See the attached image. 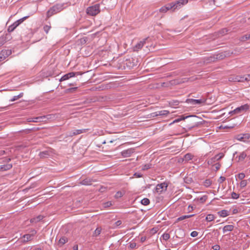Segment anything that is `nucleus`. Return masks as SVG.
<instances>
[{
	"label": "nucleus",
	"mask_w": 250,
	"mask_h": 250,
	"mask_svg": "<svg viewBox=\"0 0 250 250\" xmlns=\"http://www.w3.org/2000/svg\"><path fill=\"white\" fill-rule=\"evenodd\" d=\"M5 42V39L4 37H0V47L3 45Z\"/></svg>",
	"instance_id": "obj_41"
},
{
	"label": "nucleus",
	"mask_w": 250,
	"mask_h": 250,
	"mask_svg": "<svg viewBox=\"0 0 250 250\" xmlns=\"http://www.w3.org/2000/svg\"><path fill=\"white\" fill-rule=\"evenodd\" d=\"M240 187L242 188H245L247 185V181L246 180H242L240 182Z\"/></svg>",
	"instance_id": "obj_36"
},
{
	"label": "nucleus",
	"mask_w": 250,
	"mask_h": 250,
	"mask_svg": "<svg viewBox=\"0 0 250 250\" xmlns=\"http://www.w3.org/2000/svg\"><path fill=\"white\" fill-rule=\"evenodd\" d=\"M245 81L246 82L250 81V74L246 75Z\"/></svg>",
	"instance_id": "obj_54"
},
{
	"label": "nucleus",
	"mask_w": 250,
	"mask_h": 250,
	"mask_svg": "<svg viewBox=\"0 0 250 250\" xmlns=\"http://www.w3.org/2000/svg\"><path fill=\"white\" fill-rule=\"evenodd\" d=\"M12 167V165L10 164H7L6 165L0 166V171H6L11 169Z\"/></svg>",
	"instance_id": "obj_16"
},
{
	"label": "nucleus",
	"mask_w": 250,
	"mask_h": 250,
	"mask_svg": "<svg viewBox=\"0 0 250 250\" xmlns=\"http://www.w3.org/2000/svg\"><path fill=\"white\" fill-rule=\"evenodd\" d=\"M11 54L10 50H2L0 53V62L3 61Z\"/></svg>",
	"instance_id": "obj_10"
},
{
	"label": "nucleus",
	"mask_w": 250,
	"mask_h": 250,
	"mask_svg": "<svg viewBox=\"0 0 250 250\" xmlns=\"http://www.w3.org/2000/svg\"><path fill=\"white\" fill-rule=\"evenodd\" d=\"M245 78H246V75H244L243 76H237L235 77V78L234 79V81L235 82H244L246 81Z\"/></svg>",
	"instance_id": "obj_20"
},
{
	"label": "nucleus",
	"mask_w": 250,
	"mask_h": 250,
	"mask_svg": "<svg viewBox=\"0 0 250 250\" xmlns=\"http://www.w3.org/2000/svg\"><path fill=\"white\" fill-rule=\"evenodd\" d=\"M50 28H51V26L48 25H45L43 27L44 30L45 32L46 33H48V32H49V30L50 29Z\"/></svg>",
	"instance_id": "obj_40"
},
{
	"label": "nucleus",
	"mask_w": 250,
	"mask_h": 250,
	"mask_svg": "<svg viewBox=\"0 0 250 250\" xmlns=\"http://www.w3.org/2000/svg\"><path fill=\"white\" fill-rule=\"evenodd\" d=\"M187 118V117H183L182 118H180L175 119L174 121H173L172 123H178L181 121L184 120L185 119V118Z\"/></svg>",
	"instance_id": "obj_44"
},
{
	"label": "nucleus",
	"mask_w": 250,
	"mask_h": 250,
	"mask_svg": "<svg viewBox=\"0 0 250 250\" xmlns=\"http://www.w3.org/2000/svg\"><path fill=\"white\" fill-rule=\"evenodd\" d=\"M228 32V30L227 29H223L221 31H219L220 34L221 35H224L227 33Z\"/></svg>",
	"instance_id": "obj_46"
},
{
	"label": "nucleus",
	"mask_w": 250,
	"mask_h": 250,
	"mask_svg": "<svg viewBox=\"0 0 250 250\" xmlns=\"http://www.w3.org/2000/svg\"><path fill=\"white\" fill-rule=\"evenodd\" d=\"M231 197H232V198L233 199H238L239 198V195L238 194L233 192L231 194Z\"/></svg>",
	"instance_id": "obj_43"
},
{
	"label": "nucleus",
	"mask_w": 250,
	"mask_h": 250,
	"mask_svg": "<svg viewBox=\"0 0 250 250\" xmlns=\"http://www.w3.org/2000/svg\"><path fill=\"white\" fill-rule=\"evenodd\" d=\"M206 101V99L205 98H202L199 100L193 99H187L186 102L188 104H190L192 105H196V104H202L205 103Z\"/></svg>",
	"instance_id": "obj_7"
},
{
	"label": "nucleus",
	"mask_w": 250,
	"mask_h": 250,
	"mask_svg": "<svg viewBox=\"0 0 250 250\" xmlns=\"http://www.w3.org/2000/svg\"><path fill=\"white\" fill-rule=\"evenodd\" d=\"M28 17L29 16L24 17L14 22L12 25L8 26L7 28V31L9 33L13 32L17 27H18L21 23Z\"/></svg>",
	"instance_id": "obj_4"
},
{
	"label": "nucleus",
	"mask_w": 250,
	"mask_h": 250,
	"mask_svg": "<svg viewBox=\"0 0 250 250\" xmlns=\"http://www.w3.org/2000/svg\"><path fill=\"white\" fill-rule=\"evenodd\" d=\"M226 180V178L224 177H223V176H221L220 177L219 180H218V182L219 183H223L225 180Z\"/></svg>",
	"instance_id": "obj_51"
},
{
	"label": "nucleus",
	"mask_w": 250,
	"mask_h": 250,
	"mask_svg": "<svg viewBox=\"0 0 250 250\" xmlns=\"http://www.w3.org/2000/svg\"><path fill=\"white\" fill-rule=\"evenodd\" d=\"M23 95V93L21 92V93H20L18 95V98L20 99L21 98Z\"/></svg>",
	"instance_id": "obj_57"
},
{
	"label": "nucleus",
	"mask_w": 250,
	"mask_h": 250,
	"mask_svg": "<svg viewBox=\"0 0 250 250\" xmlns=\"http://www.w3.org/2000/svg\"><path fill=\"white\" fill-rule=\"evenodd\" d=\"M141 204L145 206H147L149 204L150 201L148 198H144L141 200Z\"/></svg>",
	"instance_id": "obj_28"
},
{
	"label": "nucleus",
	"mask_w": 250,
	"mask_h": 250,
	"mask_svg": "<svg viewBox=\"0 0 250 250\" xmlns=\"http://www.w3.org/2000/svg\"><path fill=\"white\" fill-rule=\"evenodd\" d=\"M188 0H179L175 2H173L167 4L166 6L162 7L159 11L161 12L166 13L169 10H172L174 11L176 9L180 8L182 6L187 4Z\"/></svg>",
	"instance_id": "obj_1"
},
{
	"label": "nucleus",
	"mask_w": 250,
	"mask_h": 250,
	"mask_svg": "<svg viewBox=\"0 0 250 250\" xmlns=\"http://www.w3.org/2000/svg\"><path fill=\"white\" fill-rule=\"evenodd\" d=\"M133 176L136 178H141L142 177L143 175L140 173L136 172L134 174Z\"/></svg>",
	"instance_id": "obj_50"
},
{
	"label": "nucleus",
	"mask_w": 250,
	"mask_h": 250,
	"mask_svg": "<svg viewBox=\"0 0 250 250\" xmlns=\"http://www.w3.org/2000/svg\"><path fill=\"white\" fill-rule=\"evenodd\" d=\"M43 217L42 215H39L36 218H34L31 219L30 221L31 223H37L42 220Z\"/></svg>",
	"instance_id": "obj_22"
},
{
	"label": "nucleus",
	"mask_w": 250,
	"mask_h": 250,
	"mask_svg": "<svg viewBox=\"0 0 250 250\" xmlns=\"http://www.w3.org/2000/svg\"><path fill=\"white\" fill-rule=\"evenodd\" d=\"M93 180L90 178H86L81 181L80 183L82 185L88 186L92 184Z\"/></svg>",
	"instance_id": "obj_17"
},
{
	"label": "nucleus",
	"mask_w": 250,
	"mask_h": 250,
	"mask_svg": "<svg viewBox=\"0 0 250 250\" xmlns=\"http://www.w3.org/2000/svg\"><path fill=\"white\" fill-rule=\"evenodd\" d=\"M18 99H19L18 98V95L17 96H14L10 101L11 102H14L16 100H17Z\"/></svg>",
	"instance_id": "obj_55"
},
{
	"label": "nucleus",
	"mask_w": 250,
	"mask_h": 250,
	"mask_svg": "<svg viewBox=\"0 0 250 250\" xmlns=\"http://www.w3.org/2000/svg\"><path fill=\"white\" fill-rule=\"evenodd\" d=\"M225 57V55L224 54L221 53L217 55L216 58L219 59H223Z\"/></svg>",
	"instance_id": "obj_45"
},
{
	"label": "nucleus",
	"mask_w": 250,
	"mask_h": 250,
	"mask_svg": "<svg viewBox=\"0 0 250 250\" xmlns=\"http://www.w3.org/2000/svg\"><path fill=\"white\" fill-rule=\"evenodd\" d=\"M146 41L145 40L140 41L138 42L133 48L134 51H138L139 49H141L144 46Z\"/></svg>",
	"instance_id": "obj_15"
},
{
	"label": "nucleus",
	"mask_w": 250,
	"mask_h": 250,
	"mask_svg": "<svg viewBox=\"0 0 250 250\" xmlns=\"http://www.w3.org/2000/svg\"><path fill=\"white\" fill-rule=\"evenodd\" d=\"M69 85H72L73 84H72V83H71V84H70Z\"/></svg>",
	"instance_id": "obj_62"
},
{
	"label": "nucleus",
	"mask_w": 250,
	"mask_h": 250,
	"mask_svg": "<svg viewBox=\"0 0 250 250\" xmlns=\"http://www.w3.org/2000/svg\"><path fill=\"white\" fill-rule=\"evenodd\" d=\"M194 156L190 153H188L186 154H185L184 156L183 161H185L186 162H188L189 160H191L193 159Z\"/></svg>",
	"instance_id": "obj_19"
},
{
	"label": "nucleus",
	"mask_w": 250,
	"mask_h": 250,
	"mask_svg": "<svg viewBox=\"0 0 250 250\" xmlns=\"http://www.w3.org/2000/svg\"><path fill=\"white\" fill-rule=\"evenodd\" d=\"M76 74L79 75V72H76V73L70 72V73H67V74L64 75V76H63L61 78V79H60V81H65V80H68L70 78L74 77Z\"/></svg>",
	"instance_id": "obj_12"
},
{
	"label": "nucleus",
	"mask_w": 250,
	"mask_h": 250,
	"mask_svg": "<svg viewBox=\"0 0 250 250\" xmlns=\"http://www.w3.org/2000/svg\"><path fill=\"white\" fill-rule=\"evenodd\" d=\"M32 233L31 234H25L21 238V241L23 243L27 242L32 239L33 235L36 233V231L35 230H32Z\"/></svg>",
	"instance_id": "obj_8"
},
{
	"label": "nucleus",
	"mask_w": 250,
	"mask_h": 250,
	"mask_svg": "<svg viewBox=\"0 0 250 250\" xmlns=\"http://www.w3.org/2000/svg\"><path fill=\"white\" fill-rule=\"evenodd\" d=\"M89 130V129L85 128V129H76L74 130L72 133L70 134L71 136L77 135L78 134H80L82 133H85L87 131Z\"/></svg>",
	"instance_id": "obj_13"
},
{
	"label": "nucleus",
	"mask_w": 250,
	"mask_h": 250,
	"mask_svg": "<svg viewBox=\"0 0 250 250\" xmlns=\"http://www.w3.org/2000/svg\"><path fill=\"white\" fill-rule=\"evenodd\" d=\"M234 229V226L233 225H228L225 226L223 229V231L224 233H225L227 231H232Z\"/></svg>",
	"instance_id": "obj_18"
},
{
	"label": "nucleus",
	"mask_w": 250,
	"mask_h": 250,
	"mask_svg": "<svg viewBox=\"0 0 250 250\" xmlns=\"http://www.w3.org/2000/svg\"><path fill=\"white\" fill-rule=\"evenodd\" d=\"M123 195H124V193L122 192L119 191L116 192V193L115 195V197L116 198H119L122 197L123 196Z\"/></svg>",
	"instance_id": "obj_37"
},
{
	"label": "nucleus",
	"mask_w": 250,
	"mask_h": 250,
	"mask_svg": "<svg viewBox=\"0 0 250 250\" xmlns=\"http://www.w3.org/2000/svg\"><path fill=\"white\" fill-rule=\"evenodd\" d=\"M218 213L222 217H225L229 215L228 211L225 209L219 211Z\"/></svg>",
	"instance_id": "obj_21"
},
{
	"label": "nucleus",
	"mask_w": 250,
	"mask_h": 250,
	"mask_svg": "<svg viewBox=\"0 0 250 250\" xmlns=\"http://www.w3.org/2000/svg\"><path fill=\"white\" fill-rule=\"evenodd\" d=\"M74 250H78V246H74Z\"/></svg>",
	"instance_id": "obj_60"
},
{
	"label": "nucleus",
	"mask_w": 250,
	"mask_h": 250,
	"mask_svg": "<svg viewBox=\"0 0 250 250\" xmlns=\"http://www.w3.org/2000/svg\"><path fill=\"white\" fill-rule=\"evenodd\" d=\"M77 87H73V88H71L70 89H69V90L70 91H73V90H75L76 89H77Z\"/></svg>",
	"instance_id": "obj_58"
},
{
	"label": "nucleus",
	"mask_w": 250,
	"mask_h": 250,
	"mask_svg": "<svg viewBox=\"0 0 250 250\" xmlns=\"http://www.w3.org/2000/svg\"><path fill=\"white\" fill-rule=\"evenodd\" d=\"M158 112H155L150 114V117H155L158 116Z\"/></svg>",
	"instance_id": "obj_53"
},
{
	"label": "nucleus",
	"mask_w": 250,
	"mask_h": 250,
	"mask_svg": "<svg viewBox=\"0 0 250 250\" xmlns=\"http://www.w3.org/2000/svg\"><path fill=\"white\" fill-rule=\"evenodd\" d=\"M198 233L196 231H193L190 233V235L192 237H196L198 235Z\"/></svg>",
	"instance_id": "obj_47"
},
{
	"label": "nucleus",
	"mask_w": 250,
	"mask_h": 250,
	"mask_svg": "<svg viewBox=\"0 0 250 250\" xmlns=\"http://www.w3.org/2000/svg\"><path fill=\"white\" fill-rule=\"evenodd\" d=\"M212 249L214 250H219L220 249V247L218 245H215L212 247Z\"/></svg>",
	"instance_id": "obj_52"
},
{
	"label": "nucleus",
	"mask_w": 250,
	"mask_h": 250,
	"mask_svg": "<svg viewBox=\"0 0 250 250\" xmlns=\"http://www.w3.org/2000/svg\"><path fill=\"white\" fill-rule=\"evenodd\" d=\"M33 250H42V249L41 248L38 247V248H35Z\"/></svg>",
	"instance_id": "obj_59"
},
{
	"label": "nucleus",
	"mask_w": 250,
	"mask_h": 250,
	"mask_svg": "<svg viewBox=\"0 0 250 250\" xmlns=\"http://www.w3.org/2000/svg\"><path fill=\"white\" fill-rule=\"evenodd\" d=\"M101 229L99 228H97L95 230V234L96 236L100 234Z\"/></svg>",
	"instance_id": "obj_49"
},
{
	"label": "nucleus",
	"mask_w": 250,
	"mask_h": 250,
	"mask_svg": "<svg viewBox=\"0 0 250 250\" xmlns=\"http://www.w3.org/2000/svg\"><path fill=\"white\" fill-rule=\"evenodd\" d=\"M68 240L67 238L65 237H62L61 238L59 241V244H61L62 245L64 244L65 243L67 242Z\"/></svg>",
	"instance_id": "obj_29"
},
{
	"label": "nucleus",
	"mask_w": 250,
	"mask_h": 250,
	"mask_svg": "<svg viewBox=\"0 0 250 250\" xmlns=\"http://www.w3.org/2000/svg\"><path fill=\"white\" fill-rule=\"evenodd\" d=\"M249 108V105L247 104L241 105L237 107L233 111L229 112V114H241L246 112Z\"/></svg>",
	"instance_id": "obj_5"
},
{
	"label": "nucleus",
	"mask_w": 250,
	"mask_h": 250,
	"mask_svg": "<svg viewBox=\"0 0 250 250\" xmlns=\"http://www.w3.org/2000/svg\"><path fill=\"white\" fill-rule=\"evenodd\" d=\"M63 9V4H56L53 7H52L47 12V18H49L51 17L52 15L56 14L61 11H62Z\"/></svg>",
	"instance_id": "obj_3"
},
{
	"label": "nucleus",
	"mask_w": 250,
	"mask_h": 250,
	"mask_svg": "<svg viewBox=\"0 0 250 250\" xmlns=\"http://www.w3.org/2000/svg\"><path fill=\"white\" fill-rule=\"evenodd\" d=\"M145 238L144 239L143 238H142V239H141V241H142V242H143V241L145 240Z\"/></svg>",
	"instance_id": "obj_61"
},
{
	"label": "nucleus",
	"mask_w": 250,
	"mask_h": 250,
	"mask_svg": "<svg viewBox=\"0 0 250 250\" xmlns=\"http://www.w3.org/2000/svg\"><path fill=\"white\" fill-rule=\"evenodd\" d=\"M236 139L239 141H242L244 142V136H243V134L237 135L236 136Z\"/></svg>",
	"instance_id": "obj_35"
},
{
	"label": "nucleus",
	"mask_w": 250,
	"mask_h": 250,
	"mask_svg": "<svg viewBox=\"0 0 250 250\" xmlns=\"http://www.w3.org/2000/svg\"><path fill=\"white\" fill-rule=\"evenodd\" d=\"M237 177L240 180H243V179L245 178V175L243 173H240L238 174Z\"/></svg>",
	"instance_id": "obj_42"
},
{
	"label": "nucleus",
	"mask_w": 250,
	"mask_h": 250,
	"mask_svg": "<svg viewBox=\"0 0 250 250\" xmlns=\"http://www.w3.org/2000/svg\"><path fill=\"white\" fill-rule=\"evenodd\" d=\"M248 40H250V36L249 34L245 35L240 38V41L242 42H244Z\"/></svg>",
	"instance_id": "obj_30"
},
{
	"label": "nucleus",
	"mask_w": 250,
	"mask_h": 250,
	"mask_svg": "<svg viewBox=\"0 0 250 250\" xmlns=\"http://www.w3.org/2000/svg\"><path fill=\"white\" fill-rule=\"evenodd\" d=\"M51 115H48L47 116H40L36 118H34L32 119H30L28 121L29 122H40L42 121L44 119H48L49 118V117Z\"/></svg>",
	"instance_id": "obj_11"
},
{
	"label": "nucleus",
	"mask_w": 250,
	"mask_h": 250,
	"mask_svg": "<svg viewBox=\"0 0 250 250\" xmlns=\"http://www.w3.org/2000/svg\"><path fill=\"white\" fill-rule=\"evenodd\" d=\"M212 184V181L210 179H206L203 183V185L206 187H209Z\"/></svg>",
	"instance_id": "obj_27"
},
{
	"label": "nucleus",
	"mask_w": 250,
	"mask_h": 250,
	"mask_svg": "<svg viewBox=\"0 0 250 250\" xmlns=\"http://www.w3.org/2000/svg\"><path fill=\"white\" fill-rule=\"evenodd\" d=\"M162 237L164 240L167 241L168 239H169L170 235L167 233H165L162 235Z\"/></svg>",
	"instance_id": "obj_34"
},
{
	"label": "nucleus",
	"mask_w": 250,
	"mask_h": 250,
	"mask_svg": "<svg viewBox=\"0 0 250 250\" xmlns=\"http://www.w3.org/2000/svg\"><path fill=\"white\" fill-rule=\"evenodd\" d=\"M39 155L41 158H46L49 156V152L48 151H43L41 152Z\"/></svg>",
	"instance_id": "obj_23"
},
{
	"label": "nucleus",
	"mask_w": 250,
	"mask_h": 250,
	"mask_svg": "<svg viewBox=\"0 0 250 250\" xmlns=\"http://www.w3.org/2000/svg\"><path fill=\"white\" fill-rule=\"evenodd\" d=\"M224 155L222 153H220L217 155H216L214 157L212 158L210 160L208 161V163L212 164L213 162H215V161H219L223 157Z\"/></svg>",
	"instance_id": "obj_14"
},
{
	"label": "nucleus",
	"mask_w": 250,
	"mask_h": 250,
	"mask_svg": "<svg viewBox=\"0 0 250 250\" xmlns=\"http://www.w3.org/2000/svg\"><path fill=\"white\" fill-rule=\"evenodd\" d=\"M135 149L134 148H130L125 150H124L121 152V155L123 157H130L132 154L134 153Z\"/></svg>",
	"instance_id": "obj_9"
},
{
	"label": "nucleus",
	"mask_w": 250,
	"mask_h": 250,
	"mask_svg": "<svg viewBox=\"0 0 250 250\" xmlns=\"http://www.w3.org/2000/svg\"><path fill=\"white\" fill-rule=\"evenodd\" d=\"M100 3H97L93 5L89 6L86 10L87 15L91 16H95L100 12Z\"/></svg>",
	"instance_id": "obj_2"
},
{
	"label": "nucleus",
	"mask_w": 250,
	"mask_h": 250,
	"mask_svg": "<svg viewBox=\"0 0 250 250\" xmlns=\"http://www.w3.org/2000/svg\"><path fill=\"white\" fill-rule=\"evenodd\" d=\"M247 156V154L245 152H242L239 156L238 160L243 161Z\"/></svg>",
	"instance_id": "obj_31"
},
{
	"label": "nucleus",
	"mask_w": 250,
	"mask_h": 250,
	"mask_svg": "<svg viewBox=\"0 0 250 250\" xmlns=\"http://www.w3.org/2000/svg\"><path fill=\"white\" fill-rule=\"evenodd\" d=\"M136 247V244L135 242L130 243L129 244V247L132 249L135 248Z\"/></svg>",
	"instance_id": "obj_48"
},
{
	"label": "nucleus",
	"mask_w": 250,
	"mask_h": 250,
	"mask_svg": "<svg viewBox=\"0 0 250 250\" xmlns=\"http://www.w3.org/2000/svg\"><path fill=\"white\" fill-rule=\"evenodd\" d=\"M208 199L207 195H204L199 198V200L202 203H204Z\"/></svg>",
	"instance_id": "obj_38"
},
{
	"label": "nucleus",
	"mask_w": 250,
	"mask_h": 250,
	"mask_svg": "<svg viewBox=\"0 0 250 250\" xmlns=\"http://www.w3.org/2000/svg\"><path fill=\"white\" fill-rule=\"evenodd\" d=\"M220 164L219 163H216L215 164V168L217 170L220 168Z\"/></svg>",
	"instance_id": "obj_56"
},
{
	"label": "nucleus",
	"mask_w": 250,
	"mask_h": 250,
	"mask_svg": "<svg viewBox=\"0 0 250 250\" xmlns=\"http://www.w3.org/2000/svg\"><path fill=\"white\" fill-rule=\"evenodd\" d=\"M152 165L151 164H147L142 166V170H146L151 168Z\"/></svg>",
	"instance_id": "obj_33"
},
{
	"label": "nucleus",
	"mask_w": 250,
	"mask_h": 250,
	"mask_svg": "<svg viewBox=\"0 0 250 250\" xmlns=\"http://www.w3.org/2000/svg\"><path fill=\"white\" fill-rule=\"evenodd\" d=\"M122 223V222L121 220H118L114 224L113 227L116 228L120 226Z\"/></svg>",
	"instance_id": "obj_39"
},
{
	"label": "nucleus",
	"mask_w": 250,
	"mask_h": 250,
	"mask_svg": "<svg viewBox=\"0 0 250 250\" xmlns=\"http://www.w3.org/2000/svg\"><path fill=\"white\" fill-rule=\"evenodd\" d=\"M243 136H244V142H246V143L250 142V134H249V133L243 134Z\"/></svg>",
	"instance_id": "obj_24"
},
{
	"label": "nucleus",
	"mask_w": 250,
	"mask_h": 250,
	"mask_svg": "<svg viewBox=\"0 0 250 250\" xmlns=\"http://www.w3.org/2000/svg\"><path fill=\"white\" fill-rule=\"evenodd\" d=\"M167 184L165 182L158 184L156 187V191L158 193L161 194L163 191L167 190Z\"/></svg>",
	"instance_id": "obj_6"
},
{
	"label": "nucleus",
	"mask_w": 250,
	"mask_h": 250,
	"mask_svg": "<svg viewBox=\"0 0 250 250\" xmlns=\"http://www.w3.org/2000/svg\"><path fill=\"white\" fill-rule=\"evenodd\" d=\"M215 217L212 214H208L206 217V220L208 222H210L214 219Z\"/></svg>",
	"instance_id": "obj_32"
},
{
	"label": "nucleus",
	"mask_w": 250,
	"mask_h": 250,
	"mask_svg": "<svg viewBox=\"0 0 250 250\" xmlns=\"http://www.w3.org/2000/svg\"><path fill=\"white\" fill-rule=\"evenodd\" d=\"M194 215V214L187 215H183V216H180V217H179L177 219V220L178 221H182V220H184L185 219L189 218H190L191 217H192Z\"/></svg>",
	"instance_id": "obj_26"
},
{
	"label": "nucleus",
	"mask_w": 250,
	"mask_h": 250,
	"mask_svg": "<svg viewBox=\"0 0 250 250\" xmlns=\"http://www.w3.org/2000/svg\"><path fill=\"white\" fill-rule=\"evenodd\" d=\"M158 116H165L169 114V111L164 110L157 111Z\"/></svg>",
	"instance_id": "obj_25"
}]
</instances>
